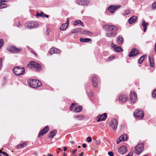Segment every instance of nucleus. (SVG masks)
Listing matches in <instances>:
<instances>
[{"instance_id":"4","label":"nucleus","mask_w":156,"mask_h":156,"mask_svg":"<svg viewBox=\"0 0 156 156\" xmlns=\"http://www.w3.org/2000/svg\"><path fill=\"white\" fill-rule=\"evenodd\" d=\"M13 71L15 74L17 76L23 75L25 73V70L24 67L16 66L14 68Z\"/></svg>"},{"instance_id":"27","label":"nucleus","mask_w":156,"mask_h":156,"mask_svg":"<svg viewBox=\"0 0 156 156\" xmlns=\"http://www.w3.org/2000/svg\"><path fill=\"white\" fill-rule=\"evenodd\" d=\"M82 29L80 28H78L73 30L71 33H69L70 34L73 33H75L78 32H80L81 33Z\"/></svg>"},{"instance_id":"7","label":"nucleus","mask_w":156,"mask_h":156,"mask_svg":"<svg viewBox=\"0 0 156 156\" xmlns=\"http://www.w3.org/2000/svg\"><path fill=\"white\" fill-rule=\"evenodd\" d=\"M38 25L37 23L36 22H30V23L26 24L25 25V26L28 29H31L33 28L37 27Z\"/></svg>"},{"instance_id":"34","label":"nucleus","mask_w":156,"mask_h":156,"mask_svg":"<svg viewBox=\"0 0 156 156\" xmlns=\"http://www.w3.org/2000/svg\"><path fill=\"white\" fill-rule=\"evenodd\" d=\"M78 24H80L82 26H83V23L80 20H78L75 21L73 23V24L74 25H76Z\"/></svg>"},{"instance_id":"50","label":"nucleus","mask_w":156,"mask_h":156,"mask_svg":"<svg viewBox=\"0 0 156 156\" xmlns=\"http://www.w3.org/2000/svg\"><path fill=\"white\" fill-rule=\"evenodd\" d=\"M82 147L83 148H85L86 147V145L85 144H82Z\"/></svg>"},{"instance_id":"45","label":"nucleus","mask_w":156,"mask_h":156,"mask_svg":"<svg viewBox=\"0 0 156 156\" xmlns=\"http://www.w3.org/2000/svg\"><path fill=\"white\" fill-rule=\"evenodd\" d=\"M95 143L97 145H99L101 143V141L99 140H96Z\"/></svg>"},{"instance_id":"54","label":"nucleus","mask_w":156,"mask_h":156,"mask_svg":"<svg viewBox=\"0 0 156 156\" xmlns=\"http://www.w3.org/2000/svg\"><path fill=\"white\" fill-rule=\"evenodd\" d=\"M40 13H38V12H37V14H36V16H40Z\"/></svg>"},{"instance_id":"12","label":"nucleus","mask_w":156,"mask_h":156,"mask_svg":"<svg viewBox=\"0 0 156 156\" xmlns=\"http://www.w3.org/2000/svg\"><path fill=\"white\" fill-rule=\"evenodd\" d=\"M121 7L120 5L115 6V5H112L109 6L108 8V10L111 13H113L114 11L117 9Z\"/></svg>"},{"instance_id":"18","label":"nucleus","mask_w":156,"mask_h":156,"mask_svg":"<svg viewBox=\"0 0 156 156\" xmlns=\"http://www.w3.org/2000/svg\"><path fill=\"white\" fill-rule=\"evenodd\" d=\"M119 153L121 154H123L127 152L126 147L124 146H122L118 149Z\"/></svg>"},{"instance_id":"1","label":"nucleus","mask_w":156,"mask_h":156,"mask_svg":"<svg viewBox=\"0 0 156 156\" xmlns=\"http://www.w3.org/2000/svg\"><path fill=\"white\" fill-rule=\"evenodd\" d=\"M107 31H112V33H106V35L107 37H116L118 28L113 25H106L104 26Z\"/></svg>"},{"instance_id":"62","label":"nucleus","mask_w":156,"mask_h":156,"mask_svg":"<svg viewBox=\"0 0 156 156\" xmlns=\"http://www.w3.org/2000/svg\"><path fill=\"white\" fill-rule=\"evenodd\" d=\"M63 155H64V156H66V155H65V153H64Z\"/></svg>"},{"instance_id":"46","label":"nucleus","mask_w":156,"mask_h":156,"mask_svg":"<svg viewBox=\"0 0 156 156\" xmlns=\"http://www.w3.org/2000/svg\"><path fill=\"white\" fill-rule=\"evenodd\" d=\"M8 0H0V3H2L3 2H8Z\"/></svg>"},{"instance_id":"61","label":"nucleus","mask_w":156,"mask_h":156,"mask_svg":"<svg viewBox=\"0 0 156 156\" xmlns=\"http://www.w3.org/2000/svg\"><path fill=\"white\" fill-rule=\"evenodd\" d=\"M58 150H59V151H60V150H61V148H58Z\"/></svg>"},{"instance_id":"53","label":"nucleus","mask_w":156,"mask_h":156,"mask_svg":"<svg viewBox=\"0 0 156 156\" xmlns=\"http://www.w3.org/2000/svg\"><path fill=\"white\" fill-rule=\"evenodd\" d=\"M154 50L156 54V42L155 43V46L154 47Z\"/></svg>"},{"instance_id":"41","label":"nucleus","mask_w":156,"mask_h":156,"mask_svg":"<svg viewBox=\"0 0 156 156\" xmlns=\"http://www.w3.org/2000/svg\"><path fill=\"white\" fill-rule=\"evenodd\" d=\"M130 13V12L129 10L127 9L125 11L124 14V15H127L129 14Z\"/></svg>"},{"instance_id":"51","label":"nucleus","mask_w":156,"mask_h":156,"mask_svg":"<svg viewBox=\"0 0 156 156\" xmlns=\"http://www.w3.org/2000/svg\"><path fill=\"white\" fill-rule=\"evenodd\" d=\"M40 14V16H42V17H43V15H44L45 14L43 12H41Z\"/></svg>"},{"instance_id":"11","label":"nucleus","mask_w":156,"mask_h":156,"mask_svg":"<svg viewBox=\"0 0 156 156\" xmlns=\"http://www.w3.org/2000/svg\"><path fill=\"white\" fill-rule=\"evenodd\" d=\"M136 96V94L134 92L131 91L130 92V99L131 102L134 103L136 102L137 98Z\"/></svg>"},{"instance_id":"16","label":"nucleus","mask_w":156,"mask_h":156,"mask_svg":"<svg viewBox=\"0 0 156 156\" xmlns=\"http://www.w3.org/2000/svg\"><path fill=\"white\" fill-rule=\"evenodd\" d=\"M76 3L80 5H86L89 3L88 0H76Z\"/></svg>"},{"instance_id":"59","label":"nucleus","mask_w":156,"mask_h":156,"mask_svg":"<svg viewBox=\"0 0 156 156\" xmlns=\"http://www.w3.org/2000/svg\"><path fill=\"white\" fill-rule=\"evenodd\" d=\"M48 156H53L52 154H48Z\"/></svg>"},{"instance_id":"26","label":"nucleus","mask_w":156,"mask_h":156,"mask_svg":"<svg viewBox=\"0 0 156 156\" xmlns=\"http://www.w3.org/2000/svg\"><path fill=\"white\" fill-rule=\"evenodd\" d=\"M83 108L81 106H78L76 107L73 110V112L75 113H77L82 111Z\"/></svg>"},{"instance_id":"10","label":"nucleus","mask_w":156,"mask_h":156,"mask_svg":"<svg viewBox=\"0 0 156 156\" xmlns=\"http://www.w3.org/2000/svg\"><path fill=\"white\" fill-rule=\"evenodd\" d=\"M140 53L139 51L137 50L135 48H133L131 49L130 53L129 54V57H133L136 55Z\"/></svg>"},{"instance_id":"35","label":"nucleus","mask_w":156,"mask_h":156,"mask_svg":"<svg viewBox=\"0 0 156 156\" xmlns=\"http://www.w3.org/2000/svg\"><path fill=\"white\" fill-rule=\"evenodd\" d=\"M0 156H9L8 154L5 152L2 151L0 150Z\"/></svg>"},{"instance_id":"64","label":"nucleus","mask_w":156,"mask_h":156,"mask_svg":"<svg viewBox=\"0 0 156 156\" xmlns=\"http://www.w3.org/2000/svg\"><path fill=\"white\" fill-rule=\"evenodd\" d=\"M73 156H75V155L74 154H73Z\"/></svg>"},{"instance_id":"30","label":"nucleus","mask_w":156,"mask_h":156,"mask_svg":"<svg viewBox=\"0 0 156 156\" xmlns=\"http://www.w3.org/2000/svg\"><path fill=\"white\" fill-rule=\"evenodd\" d=\"M117 41L119 44H121L123 41V39L122 36H119L117 37Z\"/></svg>"},{"instance_id":"55","label":"nucleus","mask_w":156,"mask_h":156,"mask_svg":"<svg viewBox=\"0 0 156 156\" xmlns=\"http://www.w3.org/2000/svg\"><path fill=\"white\" fill-rule=\"evenodd\" d=\"M76 151H77V149H75L74 150H73V152H73V154H74V153H75V152Z\"/></svg>"},{"instance_id":"19","label":"nucleus","mask_w":156,"mask_h":156,"mask_svg":"<svg viewBox=\"0 0 156 156\" xmlns=\"http://www.w3.org/2000/svg\"><path fill=\"white\" fill-rule=\"evenodd\" d=\"M69 22V18H68L66 23L65 24H62V26L60 27V30H65L68 27Z\"/></svg>"},{"instance_id":"21","label":"nucleus","mask_w":156,"mask_h":156,"mask_svg":"<svg viewBox=\"0 0 156 156\" xmlns=\"http://www.w3.org/2000/svg\"><path fill=\"white\" fill-rule=\"evenodd\" d=\"M57 133V130L56 129H54L51 131L48 135L49 138H53L54 136L56 135Z\"/></svg>"},{"instance_id":"5","label":"nucleus","mask_w":156,"mask_h":156,"mask_svg":"<svg viewBox=\"0 0 156 156\" xmlns=\"http://www.w3.org/2000/svg\"><path fill=\"white\" fill-rule=\"evenodd\" d=\"M144 145L142 144H140L135 147L134 152L137 155H139L144 151Z\"/></svg>"},{"instance_id":"14","label":"nucleus","mask_w":156,"mask_h":156,"mask_svg":"<svg viewBox=\"0 0 156 156\" xmlns=\"http://www.w3.org/2000/svg\"><path fill=\"white\" fill-rule=\"evenodd\" d=\"M49 127L48 126H47L42 130H41L39 133L38 135L39 137H40L41 136L43 135L46 133L49 130Z\"/></svg>"},{"instance_id":"8","label":"nucleus","mask_w":156,"mask_h":156,"mask_svg":"<svg viewBox=\"0 0 156 156\" xmlns=\"http://www.w3.org/2000/svg\"><path fill=\"white\" fill-rule=\"evenodd\" d=\"M7 49L12 53H19L22 51L21 48H18L13 46L8 48Z\"/></svg>"},{"instance_id":"23","label":"nucleus","mask_w":156,"mask_h":156,"mask_svg":"<svg viewBox=\"0 0 156 156\" xmlns=\"http://www.w3.org/2000/svg\"><path fill=\"white\" fill-rule=\"evenodd\" d=\"M112 44L113 45L112 46L114 48V50L116 52H120V51H123V49L120 47H117L116 45L113 44L112 43Z\"/></svg>"},{"instance_id":"32","label":"nucleus","mask_w":156,"mask_h":156,"mask_svg":"<svg viewBox=\"0 0 156 156\" xmlns=\"http://www.w3.org/2000/svg\"><path fill=\"white\" fill-rule=\"evenodd\" d=\"M80 40L81 42H88L91 41V40L89 38H80Z\"/></svg>"},{"instance_id":"49","label":"nucleus","mask_w":156,"mask_h":156,"mask_svg":"<svg viewBox=\"0 0 156 156\" xmlns=\"http://www.w3.org/2000/svg\"><path fill=\"white\" fill-rule=\"evenodd\" d=\"M50 30L49 29H47V34L48 35H49V33L50 32Z\"/></svg>"},{"instance_id":"28","label":"nucleus","mask_w":156,"mask_h":156,"mask_svg":"<svg viewBox=\"0 0 156 156\" xmlns=\"http://www.w3.org/2000/svg\"><path fill=\"white\" fill-rule=\"evenodd\" d=\"M147 57V55H143L139 58L138 61V63L140 64H141L143 61Z\"/></svg>"},{"instance_id":"60","label":"nucleus","mask_w":156,"mask_h":156,"mask_svg":"<svg viewBox=\"0 0 156 156\" xmlns=\"http://www.w3.org/2000/svg\"><path fill=\"white\" fill-rule=\"evenodd\" d=\"M112 31H111V32L110 31H107V32L106 33H109V34H110V33H112Z\"/></svg>"},{"instance_id":"9","label":"nucleus","mask_w":156,"mask_h":156,"mask_svg":"<svg viewBox=\"0 0 156 156\" xmlns=\"http://www.w3.org/2000/svg\"><path fill=\"white\" fill-rule=\"evenodd\" d=\"M109 126L114 130H115L118 126V122L115 119H112L109 123Z\"/></svg>"},{"instance_id":"17","label":"nucleus","mask_w":156,"mask_h":156,"mask_svg":"<svg viewBox=\"0 0 156 156\" xmlns=\"http://www.w3.org/2000/svg\"><path fill=\"white\" fill-rule=\"evenodd\" d=\"M127 139V137L126 134H123L121 136L119 139L117 140V144H118L120 141H126Z\"/></svg>"},{"instance_id":"38","label":"nucleus","mask_w":156,"mask_h":156,"mask_svg":"<svg viewBox=\"0 0 156 156\" xmlns=\"http://www.w3.org/2000/svg\"><path fill=\"white\" fill-rule=\"evenodd\" d=\"M152 96L154 98H156V89H154L153 91L152 94Z\"/></svg>"},{"instance_id":"33","label":"nucleus","mask_w":156,"mask_h":156,"mask_svg":"<svg viewBox=\"0 0 156 156\" xmlns=\"http://www.w3.org/2000/svg\"><path fill=\"white\" fill-rule=\"evenodd\" d=\"M27 144V142H24L23 143L20 144L18 145L16 147V148L17 149H18L20 148H22L25 146H26Z\"/></svg>"},{"instance_id":"6","label":"nucleus","mask_w":156,"mask_h":156,"mask_svg":"<svg viewBox=\"0 0 156 156\" xmlns=\"http://www.w3.org/2000/svg\"><path fill=\"white\" fill-rule=\"evenodd\" d=\"M135 118H138L139 119H142L144 115V113L142 110L137 109L136 111L133 114Z\"/></svg>"},{"instance_id":"40","label":"nucleus","mask_w":156,"mask_h":156,"mask_svg":"<svg viewBox=\"0 0 156 156\" xmlns=\"http://www.w3.org/2000/svg\"><path fill=\"white\" fill-rule=\"evenodd\" d=\"M152 8L153 9H156V1L152 4Z\"/></svg>"},{"instance_id":"37","label":"nucleus","mask_w":156,"mask_h":156,"mask_svg":"<svg viewBox=\"0 0 156 156\" xmlns=\"http://www.w3.org/2000/svg\"><path fill=\"white\" fill-rule=\"evenodd\" d=\"M7 4L5 3H0V9L4 8L6 7Z\"/></svg>"},{"instance_id":"58","label":"nucleus","mask_w":156,"mask_h":156,"mask_svg":"<svg viewBox=\"0 0 156 156\" xmlns=\"http://www.w3.org/2000/svg\"><path fill=\"white\" fill-rule=\"evenodd\" d=\"M67 148L66 147H65L64 148V150L65 151L66 150Z\"/></svg>"},{"instance_id":"48","label":"nucleus","mask_w":156,"mask_h":156,"mask_svg":"<svg viewBox=\"0 0 156 156\" xmlns=\"http://www.w3.org/2000/svg\"><path fill=\"white\" fill-rule=\"evenodd\" d=\"M88 95L89 97H92L93 95V94L92 92H90L88 93Z\"/></svg>"},{"instance_id":"56","label":"nucleus","mask_w":156,"mask_h":156,"mask_svg":"<svg viewBox=\"0 0 156 156\" xmlns=\"http://www.w3.org/2000/svg\"><path fill=\"white\" fill-rule=\"evenodd\" d=\"M83 152H81L80 154V156H83Z\"/></svg>"},{"instance_id":"3","label":"nucleus","mask_w":156,"mask_h":156,"mask_svg":"<svg viewBox=\"0 0 156 156\" xmlns=\"http://www.w3.org/2000/svg\"><path fill=\"white\" fill-rule=\"evenodd\" d=\"M28 67L31 68H34L37 71H38L41 69V66L37 62L34 61L30 62L27 65Z\"/></svg>"},{"instance_id":"63","label":"nucleus","mask_w":156,"mask_h":156,"mask_svg":"<svg viewBox=\"0 0 156 156\" xmlns=\"http://www.w3.org/2000/svg\"><path fill=\"white\" fill-rule=\"evenodd\" d=\"M80 146H78V147L79 148H80Z\"/></svg>"},{"instance_id":"43","label":"nucleus","mask_w":156,"mask_h":156,"mask_svg":"<svg viewBox=\"0 0 156 156\" xmlns=\"http://www.w3.org/2000/svg\"><path fill=\"white\" fill-rule=\"evenodd\" d=\"M108 154L110 156H114V154L112 151H109L108 152Z\"/></svg>"},{"instance_id":"2","label":"nucleus","mask_w":156,"mask_h":156,"mask_svg":"<svg viewBox=\"0 0 156 156\" xmlns=\"http://www.w3.org/2000/svg\"><path fill=\"white\" fill-rule=\"evenodd\" d=\"M27 82L29 86L33 88H37L42 85L41 82L37 80L30 79Z\"/></svg>"},{"instance_id":"29","label":"nucleus","mask_w":156,"mask_h":156,"mask_svg":"<svg viewBox=\"0 0 156 156\" xmlns=\"http://www.w3.org/2000/svg\"><path fill=\"white\" fill-rule=\"evenodd\" d=\"M81 34H85L89 36H91L92 34V33L91 32L88 30L81 31Z\"/></svg>"},{"instance_id":"52","label":"nucleus","mask_w":156,"mask_h":156,"mask_svg":"<svg viewBox=\"0 0 156 156\" xmlns=\"http://www.w3.org/2000/svg\"><path fill=\"white\" fill-rule=\"evenodd\" d=\"M44 16L47 18H48L49 17L48 15L46 14H44V15H43V17H44Z\"/></svg>"},{"instance_id":"22","label":"nucleus","mask_w":156,"mask_h":156,"mask_svg":"<svg viewBox=\"0 0 156 156\" xmlns=\"http://www.w3.org/2000/svg\"><path fill=\"white\" fill-rule=\"evenodd\" d=\"M137 17L136 16H133L130 18L128 20L129 24H132L134 23L137 20Z\"/></svg>"},{"instance_id":"25","label":"nucleus","mask_w":156,"mask_h":156,"mask_svg":"<svg viewBox=\"0 0 156 156\" xmlns=\"http://www.w3.org/2000/svg\"><path fill=\"white\" fill-rule=\"evenodd\" d=\"M148 25V23L146 22L145 21L143 20L142 21V25L143 27V30L144 32H145L147 29V26Z\"/></svg>"},{"instance_id":"47","label":"nucleus","mask_w":156,"mask_h":156,"mask_svg":"<svg viewBox=\"0 0 156 156\" xmlns=\"http://www.w3.org/2000/svg\"><path fill=\"white\" fill-rule=\"evenodd\" d=\"M114 58V56L109 57L108 58L109 61L113 59Z\"/></svg>"},{"instance_id":"24","label":"nucleus","mask_w":156,"mask_h":156,"mask_svg":"<svg viewBox=\"0 0 156 156\" xmlns=\"http://www.w3.org/2000/svg\"><path fill=\"white\" fill-rule=\"evenodd\" d=\"M49 52L50 54L52 55L54 53H58L59 52V50L57 48H52L50 49Z\"/></svg>"},{"instance_id":"13","label":"nucleus","mask_w":156,"mask_h":156,"mask_svg":"<svg viewBox=\"0 0 156 156\" xmlns=\"http://www.w3.org/2000/svg\"><path fill=\"white\" fill-rule=\"evenodd\" d=\"M119 99L121 102L123 103L128 100V98L126 95L122 94L119 95Z\"/></svg>"},{"instance_id":"36","label":"nucleus","mask_w":156,"mask_h":156,"mask_svg":"<svg viewBox=\"0 0 156 156\" xmlns=\"http://www.w3.org/2000/svg\"><path fill=\"white\" fill-rule=\"evenodd\" d=\"M74 117L77 119L78 120H81L84 118V117L82 115L76 116H75Z\"/></svg>"},{"instance_id":"31","label":"nucleus","mask_w":156,"mask_h":156,"mask_svg":"<svg viewBox=\"0 0 156 156\" xmlns=\"http://www.w3.org/2000/svg\"><path fill=\"white\" fill-rule=\"evenodd\" d=\"M150 66L151 67H153L154 66V62L153 57L151 56L149 57Z\"/></svg>"},{"instance_id":"42","label":"nucleus","mask_w":156,"mask_h":156,"mask_svg":"<svg viewBox=\"0 0 156 156\" xmlns=\"http://www.w3.org/2000/svg\"><path fill=\"white\" fill-rule=\"evenodd\" d=\"M87 141L88 142H90L92 141V139L90 137H88L87 138Z\"/></svg>"},{"instance_id":"44","label":"nucleus","mask_w":156,"mask_h":156,"mask_svg":"<svg viewBox=\"0 0 156 156\" xmlns=\"http://www.w3.org/2000/svg\"><path fill=\"white\" fill-rule=\"evenodd\" d=\"M2 67V59L0 58V70Z\"/></svg>"},{"instance_id":"20","label":"nucleus","mask_w":156,"mask_h":156,"mask_svg":"<svg viewBox=\"0 0 156 156\" xmlns=\"http://www.w3.org/2000/svg\"><path fill=\"white\" fill-rule=\"evenodd\" d=\"M92 81L94 86L95 87H97L98 86V81L97 78L95 76H94L92 77Z\"/></svg>"},{"instance_id":"39","label":"nucleus","mask_w":156,"mask_h":156,"mask_svg":"<svg viewBox=\"0 0 156 156\" xmlns=\"http://www.w3.org/2000/svg\"><path fill=\"white\" fill-rule=\"evenodd\" d=\"M76 105V104L75 103H73L71 104L70 108V111H72L73 110V108H74V106Z\"/></svg>"},{"instance_id":"57","label":"nucleus","mask_w":156,"mask_h":156,"mask_svg":"<svg viewBox=\"0 0 156 156\" xmlns=\"http://www.w3.org/2000/svg\"><path fill=\"white\" fill-rule=\"evenodd\" d=\"M70 143H71V144H74V141H71L70 142Z\"/></svg>"},{"instance_id":"15","label":"nucleus","mask_w":156,"mask_h":156,"mask_svg":"<svg viewBox=\"0 0 156 156\" xmlns=\"http://www.w3.org/2000/svg\"><path fill=\"white\" fill-rule=\"evenodd\" d=\"M107 117V115L106 113H104L101 115H98V119L97 121L99 122L100 121H103L105 120Z\"/></svg>"}]
</instances>
